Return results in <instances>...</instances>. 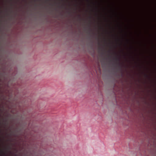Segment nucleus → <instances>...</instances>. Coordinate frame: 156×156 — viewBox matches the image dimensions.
<instances>
[{
    "label": "nucleus",
    "instance_id": "1",
    "mask_svg": "<svg viewBox=\"0 0 156 156\" xmlns=\"http://www.w3.org/2000/svg\"><path fill=\"white\" fill-rule=\"evenodd\" d=\"M115 59L116 60H119V59L118 58H116Z\"/></svg>",
    "mask_w": 156,
    "mask_h": 156
}]
</instances>
